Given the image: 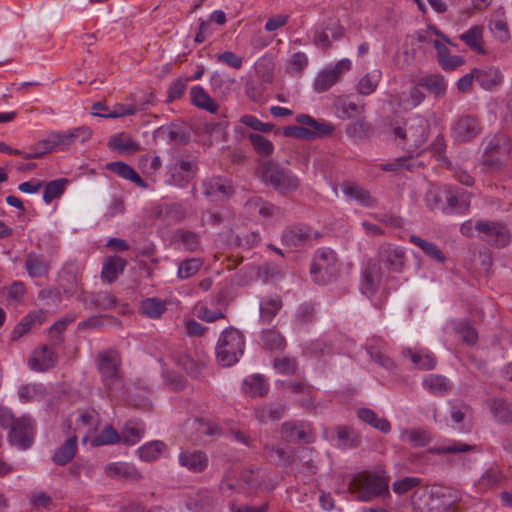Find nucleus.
Returning <instances> with one entry per match:
<instances>
[{"instance_id":"27","label":"nucleus","mask_w":512,"mask_h":512,"mask_svg":"<svg viewBox=\"0 0 512 512\" xmlns=\"http://www.w3.org/2000/svg\"><path fill=\"white\" fill-rule=\"evenodd\" d=\"M488 406L493 415L502 423H512V405L500 398L488 401Z\"/></svg>"},{"instance_id":"41","label":"nucleus","mask_w":512,"mask_h":512,"mask_svg":"<svg viewBox=\"0 0 512 512\" xmlns=\"http://www.w3.org/2000/svg\"><path fill=\"white\" fill-rule=\"evenodd\" d=\"M337 438L345 447H357L360 444L359 434L349 426H338L336 428Z\"/></svg>"},{"instance_id":"60","label":"nucleus","mask_w":512,"mask_h":512,"mask_svg":"<svg viewBox=\"0 0 512 512\" xmlns=\"http://www.w3.org/2000/svg\"><path fill=\"white\" fill-rule=\"evenodd\" d=\"M307 64V56L302 52H297L291 56L288 62V70L291 73H299L307 66Z\"/></svg>"},{"instance_id":"64","label":"nucleus","mask_w":512,"mask_h":512,"mask_svg":"<svg viewBox=\"0 0 512 512\" xmlns=\"http://www.w3.org/2000/svg\"><path fill=\"white\" fill-rule=\"evenodd\" d=\"M502 479V474L498 469L491 468L487 470L479 480V484L485 487L497 485Z\"/></svg>"},{"instance_id":"21","label":"nucleus","mask_w":512,"mask_h":512,"mask_svg":"<svg viewBox=\"0 0 512 512\" xmlns=\"http://www.w3.org/2000/svg\"><path fill=\"white\" fill-rule=\"evenodd\" d=\"M507 147H500L499 143L491 142L487 147V152L484 156L483 165L491 170H498L502 166L503 160L501 156L508 153Z\"/></svg>"},{"instance_id":"47","label":"nucleus","mask_w":512,"mask_h":512,"mask_svg":"<svg viewBox=\"0 0 512 512\" xmlns=\"http://www.w3.org/2000/svg\"><path fill=\"white\" fill-rule=\"evenodd\" d=\"M108 146L113 149L120 152L124 151H136L139 149L138 143L133 141L131 138H123V136L115 135L110 138L108 142Z\"/></svg>"},{"instance_id":"46","label":"nucleus","mask_w":512,"mask_h":512,"mask_svg":"<svg viewBox=\"0 0 512 512\" xmlns=\"http://www.w3.org/2000/svg\"><path fill=\"white\" fill-rule=\"evenodd\" d=\"M119 441H120V435L118 434V432L111 425H107L101 431V433L98 434L92 440V445L93 446L108 445V444L117 443Z\"/></svg>"},{"instance_id":"33","label":"nucleus","mask_w":512,"mask_h":512,"mask_svg":"<svg viewBox=\"0 0 512 512\" xmlns=\"http://www.w3.org/2000/svg\"><path fill=\"white\" fill-rule=\"evenodd\" d=\"M263 347L267 350H283L286 346L284 337L275 329L263 330L261 336Z\"/></svg>"},{"instance_id":"38","label":"nucleus","mask_w":512,"mask_h":512,"mask_svg":"<svg viewBox=\"0 0 512 512\" xmlns=\"http://www.w3.org/2000/svg\"><path fill=\"white\" fill-rule=\"evenodd\" d=\"M436 58L440 66L445 71H453L464 63L463 57L451 55L447 47H445L439 53H437Z\"/></svg>"},{"instance_id":"52","label":"nucleus","mask_w":512,"mask_h":512,"mask_svg":"<svg viewBox=\"0 0 512 512\" xmlns=\"http://www.w3.org/2000/svg\"><path fill=\"white\" fill-rule=\"evenodd\" d=\"M273 367L281 374L293 375L297 371V361L291 357L275 358Z\"/></svg>"},{"instance_id":"51","label":"nucleus","mask_w":512,"mask_h":512,"mask_svg":"<svg viewBox=\"0 0 512 512\" xmlns=\"http://www.w3.org/2000/svg\"><path fill=\"white\" fill-rule=\"evenodd\" d=\"M176 237L181 241L184 248L188 251H196L199 246V236L195 232L188 230H178L176 232Z\"/></svg>"},{"instance_id":"17","label":"nucleus","mask_w":512,"mask_h":512,"mask_svg":"<svg viewBox=\"0 0 512 512\" xmlns=\"http://www.w3.org/2000/svg\"><path fill=\"white\" fill-rule=\"evenodd\" d=\"M474 70L476 81L485 90H492L502 83L503 75L496 67Z\"/></svg>"},{"instance_id":"35","label":"nucleus","mask_w":512,"mask_h":512,"mask_svg":"<svg viewBox=\"0 0 512 512\" xmlns=\"http://www.w3.org/2000/svg\"><path fill=\"white\" fill-rule=\"evenodd\" d=\"M248 387L247 393L251 397H264L268 393V385L262 375H253L244 381Z\"/></svg>"},{"instance_id":"58","label":"nucleus","mask_w":512,"mask_h":512,"mask_svg":"<svg viewBox=\"0 0 512 512\" xmlns=\"http://www.w3.org/2000/svg\"><path fill=\"white\" fill-rule=\"evenodd\" d=\"M241 123L250 127L253 130L260 132H269L274 128V124L272 123H263L255 116L252 115H244L241 117Z\"/></svg>"},{"instance_id":"6","label":"nucleus","mask_w":512,"mask_h":512,"mask_svg":"<svg viewBox=\"0 0 512 512\" xmlns=\"http://www.w3.org/2000/svg\"><path fill=\"white\" fill-rule=\"evenodd\" d=\"M336 261V254L331 249L318 250L310 268L314 281L320 284L330 281L337 273Z\"/></svg>"},{"instance_id":"4","label":"nucleus","mask_w":512,"mask_h":512,"mask_svg":"<svg viewBox=\"0 0 512 512\" xmlns=\"http://www.w3.org/2000/svg\"><path fill=\"white\" fill-rule=\"evenodd\" d=\"M261 169L263 182L271 185L283 195L296 191L300 185L297 176L275 162L266 161L262 164Z\"/></svg>"},{"instance_id":"44","label":"nucleus","mask_w":512,"mask_h":512,"mask_svg":"<svg viewBox=\"0 0 512 512\" xmlns=\"http://www.w3.org/2000/svg\"><path fill=\"white\" fill-rule=\"evenodd\" d=\"M202 266L199 258H190L182 261L178 268L177 276L179 279H188L195 275Z\"/></svg>"},{"instance_id":"14","label":"nucleus","mask_w":512,"mask_h":512,"mask_svg":"<svg viewBox=\"0 0 512 512\" xmlns=\"http://www.w3.org/2000/svg\"><path fill=\"white\" fill-rule=\"evenodd\" d=\"M454 130L458 140H470L474 138L480 131L478 119L470 115L462 116L456 122Z\"/></svg>"},{"instance_id":"59","label":"nucleus","mask_w":512,"mask_h":512,"mask_svg":"<svg viewBox=\"0 0 512 512\" xmlns=\"http://www.w3.org/2000/svg\"><path fill=\"white\" fill-rule=\"evenodd\" d=\"M260 241L258 232L240 233L235 236V244L240 247L251 248Z\"/></svg>"},{"instance_id":"57","label":"nucleus","mask_w":512,"mask_h":512,"mask_svg":"<svg viewBox=\"0 0 512 512\" xmlns=\"http://www.w3.org/2000/svg\"><path fill=\"white\" fill-rule=\"evenodd\" d=\"M39 300L44 306H58L61 301V293L57 289H43L38 293Z\"/></svg>"},{"instance_id":"10","label":"nucleus","mask_w":512,"mask_h":512,"mask_svg":"<svg viewBox=\"0 0 512 512\" xmlns=\"http://www.w3.org/2000/svg\"><path fill=\"white\" fill-rule=\"evenodd\" d=\"M181 467L193 473H202L208 467L209 459L202 450H182L178 455Z\"/></svg>"},{"instance_id":"37","label":"nucleus","mask_w":512,"mask_h":512,"mask_svg":"<svg viewBox=\"0 0 512 512\" xmlns=\"http://www.w3.org/2000/svg\"><path fill=\"white\" fill-rule=\"evenodd\" d=\"M142 314L149 318H159L166 310L165 303L158 298H148L141 302Z\"/></svg>"},{"instance_id":"15","label":"nucleus","mask_w":512,"mask_h":512,"mask_svg":"<svg viewBox=\"0 0 512 512\" xmlns=\"http://www.w3.org/2000/svg\"><path fill=\"white\" fill-rule=\"evenodd\" d=\"M418 86L425 88L435 98H442L446 95L447 83L441 74H428L418 80Z\"/></svg>"},{"instance_id":"36","label":"nucleus","mask_w":512,"mask_h":512,"mask_svg":"<svg viewBox=\"0 0 512 512\" xmlns=\"http://www.w3.org/2000/svg\"><path fill=\"white\" fill-rule=\"evenodd\" d=\"M214 504L208 492H199L195 497L188 499L187 506L194 512H208Z\"/></svg>"},{"instance_id":"13","label":"nucleus","mask_w":512,"mask_h":512,"mask_svg":"<svg viewBox=\"0 0 512 512\" xmlns=\"http://www.w3.org/2000/svg\"><path fill=\"white\" fill-rule=\"evenodd\" d=\"M310 237V228L292 226L284 231L282 241L288 247L299 248L308 244L310 242Z\"/></svg>"},{"instance_id":"39","label":"nucleus","mask_w":512,"mask_h":512,"mask_svg":"<svg viewBox=\"0 0 512 512\" xmlns=\"http://www.w3.org/2000/svg\"><path fill=\"white\" fill-rule=\"evenodd\" d=\"M264 456L269 462L274 464L279 462L284 464H291L293 462V456L290 455L287 451L268 444L264 445Z\"/></svg>"},{"instance_id":"54","label":"nucleus","mask_w":512,"mask_h":512,"mask_svg":"<svg viewBox=\"0 0 512 512\" xmlns=\"http://www.w3.org/2000/svg\"><path fill=\"white\" fill-rule=\"evenodd\" d=\"M421 485V479L417 477H406L404 479L398 480L392 484L393 491L396 494H405L414 487Z\"/></svg>"},{"instance_id":"48","label":"nucleus","mask_w":512,"mask_h":512,"mask_svg":"<svg viewBox=\"0 0 512 512\" xmlns=\"http://www.w3.org/2000/svg\"><path fill=\"white\" fill-rule=\"evenodd\" d=\"M371 125L365 120V118H361L358 121L351 123L346 128V134L351 138H365L370 135Z\"/></svg>"},{"instance_id":"9","label":"nucleus","mask_w":512,"mask_h":512,"mask_svg":"<svg viewBox=\"0 0 512 512\" xmlns=\"http://www.w3.org/2000/svg\"><path fill=\"white\" fill-rule=\"evenodd\" d=\"M351 62L348 59H342L334 67H327L322 70L314 81V89L317 92H324L330 89L341 77L343 73L349 71Z\"/></svg>"},{"instance_id":"7","label":"nucleus","mask_w":512,"mask_h":512,"mask_svg":"<svg viewBox=\"0 0 512 512\" xmlns=\"http://www.w3.org/2000/svg\"><path fill=\"white\" fill-rule=\"evenodd\" d=\"M475 229L484 235V240L494 246L504 247L510 241V232L500 222L477 221Z\"/></svg>"},{"instance_id":"8","label":"nucleus","mask_w":512,"mask_h":512,"mask_svg":"<svg viewBox=\"0 0 512 512\" xmlns=\"http://www.w3.org/2000/svg\"><path fill=\"white\" fill-rule=\"evenodd\" d=\"M97 366L107 388L118 380L120 366L119 354L114 350L101 352L97 355Z\"/></svg>"},{"instance_id":"12","label":"nucleus","mask_w":512,"mask_h":512,"mask_svg":"<svg viewBox=\"0 0 512 512\" xmlns=\"http://www.w3.org/2000/svg\"><path fill=\"white\" fill-rule=\"evenodd\" d=\"M204 194L216 200L229 198L233 189L230 183L220 177H212L203 182Z\"/></svg>"},{"instance_id":"22","label":"nucleus","mask_w":512,"mask_h":512,"mask_svg":"<svg viewBox=\"0 0 512 512\" xmlns=\"http://www.w3.org/2000/svg\"><path fill=\"white\" fill-rule=\"evenodd\" d=\"M106 474L114 479H129L139 481L142 478L140 472L122 463H110L105 468Z\"/></svg>"},{"instance_id":"1","label":"nucleus","mask_w":512,"mask_h":512,"mask_svg":"<svg viewBox=\"0 0 512 512\" xmlns=\"http://www.w3.org/2000/svg\"><path fill=\"white\" fill-rule=\"evenodd\" d=\"M406 265V253L403 248L390 243L379 246L375 257L370 258L362 271L361 291L367 296L374 295L383 283L394 279Z\"/></svg>"},{"instance_id":"23","label":"nucleus","mask_w":512,"mask_h":512,"mask_svg":"<svg viewBox=\"0 0 512 512\" xmlns=\"http://www.w3.org/2000/svg\"><path fill=\"white\" fill-rule=\"evenodd\" d=\"M286 407L281 404L261 405L255 408L254 415L262 423L268 421H278L282 418Z\"/></svg>"},{"instance_id":"3","label":"nucleus","mask_w":512,"mask_h":512,"mask_svg":"<svg viewBox=\"0 0 512 512\" xmlns=\"http://www.w3.org/2000/svg\"><path fill=\"white\" fill-rule=\"evenodd\" d=\"M244 336L234 328L226 329L220 335L216 347V357L223 367H229L238 362L244 352Z\"/></svg>"},{"instance_id":"31","label":"nucleus","mask_w":512,"mask_h":512,"mask_svg":"<svg viewBox=\"0 0 512 512\" xmlns=\"http://www.w3.org/2000/svg\"><path fill=\"white\" fill-rule=\"evenodd\" d=\"M410 242L418 246L428 257L443 263L446 258L443 252L432 242H428L419 236L411 235Z\"/></svg>"},{"instance_id":"18","label":"nucleus","mask_w":512,"mask_h":512,"mask_svg":"<svg viewBox=\"0 0 512 512\" xmlns=\"http://www.w3.org/2000/svg\"><path fill=\"white\" fill-rule=\"evenodd\" d=\"M57 355L52 348L43 345L34 353V371L46 372L56 366Z\"/></svg>"},{"instance_id":"32","label":"nucleus","mask_w":512,"mask_h":512,"mask_svg":"<svg viewBox=\"0 0 512 512\" xmlns=\"http://www.w3.org/2000/svg\"><path fill=\"white\" fill-rule=\"evenodd\" d=\"M401 438L407 440L414 447L426 446L432 440L430 433L421 428L404 430Z\"/></svg>"},{"instance_id":"20","label":"nucleus","mask_w":512,"mask_h":512,"mask_svg":"<svg viewBox=\"0 0 512 512\" xmlns=\"http://www.w3.org/2000/svg\"><path fill=\"white\" fill-rule=\"evenodd\" d=\"M127 265V261L119 256L109 257L102 268L101 277L108 283L113 282L121 274Z\"/></svg>"},{"instance_id":"45","label":"nucleus","mask_w":512,"mask_h":512,"mask_svg":"<svg viewBox=\"0 0 512 512\" xmlns=\"http://www.w3.org/2000/svg\"><path fill=\"white\" fill-rule=\"evenodd\" d=\"M249 140L253 148L262 156H270L273 153L274 146L271 141L266 139L264 136L251 133L249 134Z\"/></svg>"},{"instance_id":"56","label":"nucleus","mask_w":512,"mask_h":512,"mask_svg":"<svg viewBox=\"0 0 512 512\" xmlns=\"http://www.w3.org/2000/svg\"><path fill=\"white\" fill-rule=\"evenodd\" d=\"M282 134L285 137H291L302 140H312V134L310 132V129L303 126H286L282 128Z\"/></svg>"},{"instance_id":"55","label":"nucleus","mask_w":512,"mask_h":512,"mask_svg":"<svg viewBox=\"0 0 512 512\" xmlns=\"http://www.w3.org/2000/svg\"><path fill=\"white\" fill-rule=\"evenodd\" d=\"M339 108L347 118H352L355 115L363 113L365 106L364 104H357L349 98H343L339 100Z\"/></svg>"},{"instance_id":"34","label":"nucleus","mask_w":512,"mask_h":512,"mask_svg":"<svg viewBox=\"0 0 512 512\" xmlns=\"http://www.w3.org/2000/svg\"><path fill=\"white\" fill-rule=\"evenodd\" d=\"M423 386L433 394L443 395L451 389L449 381L441 375H429L423 380Z\"/></svg>"},{"instance_id":"61","label":"nucleus","mask_w":512,"mask_h":512,"mask_svg":"<svg viewBox=\"0 0 512 512\" xmlns=\"http://www.w3.org/2000/svg\"><path fill=\"white\" fill-rule=\"evenodd\" d=\"M490 30L501 41H507L510 37L507 22L501 19L491 21Z\"/></svg>"},{"instance_id":"62","label":"nucleus","mask_w":512,"mask_h":512,"mask_svg":"<svg viewBox=\"0 0 512 512\" xmlns=\"http://www.w3.org/2000/svg\"><path fill=\"white\" fill-rule=\"evenodd\" d=\"M411 360L419 369L423 370H431L436 364L434 357L428 354L413 353L411 354Z\"/></svg>"},{"instance_id":"2","label":"nucleus","mask_w":512,"mask_h":512,"mask_svg":"<svg viewBox=\"0 0 512 512\" xmlns=\"http://www.w3.org/2000/svg\"><path fill=\"white\" fill-rule=\"evenodd\" d=\"M349 490L357 493V499L363 502L389 497V476L383 470L378 473H359L349 482Z\"/></svg>"},{"instance_id":"29","label":"nucleus","mask_w":512,"mask_h":512,"mask_svg":"<svg viewBox=\"0 0 512 512\" xmlns=\"http://www.w3.org/2000/svg\"><path fill=\"white\" fill-rule=\"evenodd\" d=\"M460 39L472 50L483 54V28L473 26L468 31L460 35Z\"/></svg>"},{"instance_id":"50","label":"nucleus","mask_w":512,"mask_h":512,"mask_svg":"<svg viewBox=\"0 0 512 512\" xmlns=\"http://www.w3.org/2000/svg\"><path fill=\"white\" fill-rule=\"evenodd\" d=\"M474 445H469L465 443L455 442L452 445L446 447H434L430 448L428 451L432 454H456V453H466L475 450Z\"/></svg>"},{"instance_id":"26","label":"nucleus","mask_w":512,"mask_h":512,"mask_svg":"<svg viewBox=\"0 0 512 512\" xmlns=\"http://www.w3.org/2000/svg\"><path fill=\"white\" fill-rule=\"evenodd\" d=\"M343 192L363 206L371 207L375 204V200L371 197L369 191L361 188L355 183L345 182L343 184Z\"/></svg>"},{"instance_id":"24","label":"nucleus","mask_w":512,"mask_h":512,"mask_svg":"<svg viewBox=\"0 0 512 512\" xmlns=\"http://www.w3.org/2000/svg\"><path fill=\"white\" fill-rule=\"evenodd\" d=\"M357 416L363 422L371 425L383 433H388L391 430L390 422L386 418H379L377 414L369 408H360L357 411Z\"/></svg>"},{"instance_id":"63","label":"nucleus","mask_w":512,"mask_h":512,"mask_svg":"<svg viewBox=\"0 0 512 512\" xmlns=\"http://www.w3.org/2000/svg\"><path fill=\"white\" fill-rule=\"evenodd\" d=\"M378 86V80L373 76L366 74L358 83V92L362 95H369L375 91Z\"/></svg>"},{"instance_id":"11","label":"nucleus","mask_w":512,"mask_h":512,"mask_svg":"<svg viewBox=\"0 0 512 512\" xmlns=\"http://www.w3.org/2000/svg\"><path fill=\"white\" fill-rule=\"evenodd\" d=\"M30 421L28 418H18L9 431V440L18 449H27L30 446Z\"/></svg>"},{"instance_id":"28","label":"nucleus","mask_w":512,"mask_h":512,"mask_svg":"<svg viewBox=\"0 0 512 512\" xmlns=\"http://www.w3.org/2000/svg\"><path fill=\"white\" fill-rule=\"evenodd\" d=\"M76 451L77 437L72 436L58 448L53 456V461L58 465H65L75 457Z\"/></svg>"},{"instance_id":"19","label":"nucleus","mask_w":512,"mask_h":512,"mask_svg":"<svg viewBox=\"0 0 512 512\" xmlns=\"http://www.w3.org/2000/svg\"><path fill=\"white\" fill-rule=\"evenodd\" d=\"M191 102L198 108L212 114L217 113L219 105L201 86H194L190 90Z\"/></svg>"},{"instance_id":"16","label":"nucleus","mask_w":512,"mask_h":512,"mask_svg":"<svg viewBox=\"0 0 512 512\" xmlns=\"http://www.w3.org/2000/svg\"><path fill=\"white\" fill-rule=\"evenodd\" d=\"M281 434L286 441L292 443H312L314 441L313 436L305 431L303 425L296 422H284L281 426Z\"/></svg>"},{"instance_id":"25","label":"nucleus","mask_w":512,"mask_h":512,"mask_svg":"<svg viewBox=\"0 0 512 512\" xmlns=\"http://www.w3.org/2000/svg\"><path fill=\"white\" fill-rule=\"evenodd\" d=\"M177 364L183 368L189 376L195 379L201 378L206 367L204 360H195L187 354L180 355L177 359Z\"/></svg>"},{"instance_id":"49","label":"nucleus","mask_w":512,"mask_h":512,"mask_svg":"<svg viewBox=\"0 0 512 512\" xmlns=\"http://www.w3.org/2000/svg\"><path fill=\"white\" fill-rule=\"evenodd\" d=\"M455 331L467 345H474L478 340L476 330L467 321H461L455 326Z\"/></svg>"},{"instance_id":"43","label":"nucleus","mask_w":512,"mask_h":512,"mask_svg":"<svg viewBox=\"0 0 512 512\" xmlns=\"http://www.w3.org/2000/svg\"><path fill=\"white\" fill-rule=\"evenodd\" d=\"M166 449V445L162 441H153L139 448V456L144 461H152Z\"/></svg>"},{"instance_id":"5","label":"nucleus","mask_w":512,"mask_h":512,"mask_svg":"<svg viewBox=\"0 0 512 512\" xmlns=\"http://www.w3.org/2000/svg\"><path fill=\"white\" fill-rule=\"evenodd\" d=\"M429 127L428 120L423 117H417L408 128L397 126L393 129V132L396 137L403 140V148L412 157V154L426 143Z\"/></svg>"},{"instance_id":"53","label":"nucleus","mask_w":512,"mask_h":512,"mask_svg":"<svg viewBox=\"0 0 512 512\" xmlns=\"http://www.w3.org/2000/svg\"><path fill=\"white\" fill-rule=\"evenodd\" d=\"M142 432L139 427L128 423L123 428L120 439L127 445H134L140 440Z\"/></svg>"},{"instance_id":"42","label":"nucleus","mask_w":512,"mask_h":512,"mask_svg":"<svg viewBox=\"0 0 512 512\" xmlns=\"http://www.w3.org/2000/svg\"><path fill=\"white\" fill-rule=\"evenodd\" d=\"M281 307L282 301L279 297L264 300L260 305L261 319L270 323Z\"/></svg>"},{"instance_id":"30","label":"nucleus","mask_w":512,"mask_h":512,"mask_svg":"<svg viewBox=\"0 0 512 512\" xmlns=\"http://www.w3.org/2000/svg\"><path fill=\"white\" fill-rule=\"evenodd\" d=\"M73 137L70 131L64 133L52 132L48 135L45 144L50 149H54V151H63L69 149L74 144Z\"/></svg>"},{"instance_id":"40","label":"nucleus","mask_w":512,"mask_h":512,"mask_svg":"<svg viewBox=\"0 0 512 512\" xmlns=\"http://www.w3.org/2000/svg\"><path fill=\"white\" fill-rule=\"evenodd\" d=\"M67 183V179H57L46 183L44 186L43 200L46 203H50L54 199L59 198L64 193Z\"/></svg>"}]
</instances>
